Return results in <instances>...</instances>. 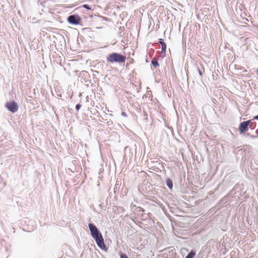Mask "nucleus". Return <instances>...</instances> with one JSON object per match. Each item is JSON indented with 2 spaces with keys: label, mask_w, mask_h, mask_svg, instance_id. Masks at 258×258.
I'll return each instance as SVG.
<instances>
[{
  "label": "nucleus",
  "mask_w": 258,
  "mask_h": 258,
  "mask_svg": "<svg viewBox=\"0 0 258 258\" xmlns=\"http://www.w3.org/2000/svg\"><path fill=\"white\" fill-rule=\"evenodd\" d=\"M89 228L90 230L91 235L95 240L98 246L101 249L106 250L107 248L104 243V239L101 232L98 231L96 227L93 224H89Z\"/></svg>",
  "instance_id": "1"
},
{
  "label": "nucleus",
  "mask_w": 258,
  "mask_h": 258,
  "mask_svg": "<svg viewBox=\"0 0 258 258\" xmlns=\"http://www.w3.org/2000/svg\"><path fill=\"white\" fill-rule=\"evenodd\" d=\"M125 56L116 52L110 53L106 57L107 61L109 63L114 62L122 63L125 62Z\"/></svg>",
  "instance_id": "2"
},
{
  "label": "nucleus",
  "mask_w": 258,
  "mask_h": 258,
  "mask_svg": "<svg viewBox=\"0 0 258 258\" xmlns=\"http://www.w3.org/2000/svg\"><path fill=\"white\" fill-rule=\"evenodd\" d=\"M255 125V122L251 121V120H248L240 122L238 130L240 134H243L248 131V127L254 129Z\"/></svg>",
  "instance_id": "3"
},
{
  "label": "nucleus",
  "mask_w": 258,
  "mask_h": 258,
  "mask_svg": "<svg viewBox=\"0 0 258 258\" xmlns=\"http://www.w3.org/2000/svg\"><path fill=\"white\" fill-rule=\"evenodd\" d=\"M68 21L70 24L78 25L82 22V19L78 15H71L68 17Z\"/></svg>",
  "instance_id": "4"
},
{
  "label": "nucleus",
  "mask_w": 258,
  "mask_h": 258,
  "mask_svg": "<svg viewBox=\"0 0 258 258\" xmlns=\"http://www.w3.org/2000/svg\"><path fill=\"white\" fill-rule=\"evenodd\" d=\"M6 107L12 112H16L18 109V106L14 101L8 102Z\"/></svg>",
  "instance_id": "5"
},
{
  "label": "nucleus",
  "mask_w": 258,
  "mask_h": 258,
  "mask_svg": "<svg viewBox=\"0 0 258 258\" xmlns=\"http://www.w3.org/2000/svg\"><path fill=\"white\" fill-rule=\"evenodd\" d=\"M166 184L169 187V188L170 189H171L172 188L173 182H172V180H171L169 178L167 179V180H166Z\"/></svg>",
  "instance_id": "6"
},
{
  "label": "nucleus",
  "mask_w": 258,
  "mask_h": 258,
  "mask_svg": "<svg viewBox=\"0 0 258 258\" xmlns=\"http://www.w3.org/2000/svg\"><path fill=\"white\" fill-rule=\"evenodd\" d=\"M195 256H196V252L194 251L191 250L187 254V255L185 257V258H194Z\"/></svg>",
  "instance_id": "7"
},
{
  "label": "nucleus",
  "mask_w": 258,
  "mask_h": 258,
  "mask_svg": "<svg viewBox=\"0 0 258 258\" xmlns=\"http://www.w3.org/2000/svg\"><path fill=\"white\" fill-rule=\"evenodd\" d=\"M152 63L154 67H157L159 66V64L158 63V62L156 60H152Z\"/></svg>",
  "instance_id": "8"
},
{
  "label": "nucleus",
  "mask_w": 258,
  "mask_h": 258,
  "mask_svg": "<svg viewBox=\"0 0 258 258\" xmlns=\"http://www.w3.org/2000/svg\"><path fill=\"white\" fill-rule=\"evenodd\" d=\"M119 255L120 258H128L127 255L123 253L120 252Z\"/></svg>",
  "instance_id": "9"
},
{
  "label": "nucleus",
  "mask_w": 258,
  "mask_h": 258,
  "mask_svg": "<svg viewBox=\"0 0 258 258\" xmlns=\"http://www.w3.org/2000/svg\"><path fill=\"white\" fill-rule=\"evenodd\" d=\"M162 52L163 51H165V48H166V44L164 42H162Z\"/></svg>",
  "instance_id": "10"
},
{
  "label": "nucleus",
  "mask_w": 258,
  "mask_h": 258,
  "mask_svg": "<svg viewBox=\"0 0 258 258\" xmlns=\"http://www.w3.org/2000/svg\"><path fill=\"white\" fill-rule=\"evenodd\" d=\"M83 7L88 9V10H91V8L90 7V6L88 5H83Z\"/></svg>",
  "instance_id": "11"
},
{
  "label": "nucleus",
  "mask_w": 258,
  "mask_h": 258,
  "mask_svg": "<svg viewBox=\"0 0 258 258\" xmlns=\"http://www.w3.org/2000/svg\"><path fill=\"white\" fill-rule=\"evenodd\" d=\"M81 107V105L80 104H78L76 105V110H79Z\"/></svg>",
  "instance_id": "12"
},
{
  "label": "nucleus",
  "mask_w": 258,
  "mask_h": 258,
  "mask_svg": "<svg viewBox=\"0 0 258 258\" xmlns=\"http://www.w3.org/2000/svg\"><path fill=\"white\" fill-rule=\"evenodd\" d=\"M121 115H122V116H124V117H126V116H127V114H126V113L125 112H122L121 113Z\"/></svg>",
  "instance_id": "13"
},
{
  "label": "nucleus",
  "mask_w": 258,
  "mask_h": 258,
  "mask_svg": "<svg viewBox=\"0 0 258 258\" xmlns=\"http://www.w3.org/2000/svg\"><path fill=\"white\" fill-rule=\"evenodd\" d=\"M253 119H258V115H256L253 117Z\"/></svg>",
  "instance_id": "14"
},
{
  "label": "nucleus",
  "mask_w": 258,
  "mask_h": 258,
  "mask_svg": "<svg viewBox=\"0 0 258 258\" xmlns=\"http://www.w3.org/2000/svg\"><path fill=\"white\" fill-rule=\"evenodd\" d=\"M256 72L257 75H258V70H256Z\"/></svg>",
  "instance_id": "15"
},
{
  "label": "nucleus",
  "mask_w": 258,
  "mask_h": 258,
  "mask_svg": "<svg viewBox=\"0 0 258 258\" xmlns=\"http://www.w3.org/2000/svg\"><path fill=\"white\" fill-rule=\"evenodd\" d=\"M159 40H160V41H159V42L160 44H161V39H160Z\"/></svg>",
  "instance_id": "16"
},
{
  "label": "nucleus",
  "mask_w": 258,
  "mask_h": 258,
  "mask_svg": "<svg viewBox=\"0 0 258 258\" xmlns=\"http://www.w3.org/2000/svg\"><path fill=\"white\" fill-rule=\"evenodd\" d=\"M132 61H131V62H133V61H134V59H132Z\"/></svg>",
  "instance_id": "17"
},
{
  "label": "nucleus",
  "mask_w": 258,
  "mask_h": 258,
  "mask_svg": "<svg viewBox=\"0 0 258 258\" xmlns=\"http://www.w3.org/2000/svg\"><path fill=\"white\" fill-rule=\"evenodd\" d=\"M132 61H131V62H133V61H134V59H132Z\"/></svg>",
  "instance_id": "18"
},
{
  "label": "nucleus",
  "mask_w": 258,
  "mask_h": 258,
  "mask_svg": "<svg viewBox=\"0 0 258 258\" xmlns=\"http://www.w3.org/2000/svg\"><path fill=\"white\" fill-rule=\"evenodd\" d=\"M200 74L201 75H202V73L201 72H200Z\"/></svg>",
  "instance_id": "19"
}]
</instances>
